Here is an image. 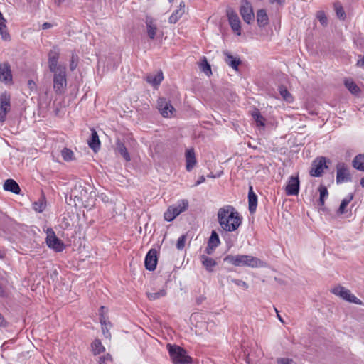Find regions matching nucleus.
Returning <instances> with one entry per match:
<instances>
[{
  "instance_id": "obj_1",
  "label": "nucleus",
  "mask_w": 364,
  "mask_h": 364,
  "mask_svg": "<svg viewBox=\"0 0 364 364\" xmlns=\"http://www.w3.org/2000/svg\"><path fill=\"white\" fill-rule=\"evenodd\" d=\"M217 217L220 226L225 232H234L242 224V218L235 208L230 205L219 208Z\"/></svg>"
},
{
  "instance_id": "obj_2",
  "label": "nucleus",
  "mask_w": 364,
  "mask_h": 364,
  "mask_svg": "<svg viewBox=\"0 0 364 364\" xmlns=\"http://www.w3.org/2000/svg\"><path fill=\"white\" fill-rule=\"evenodd\" d=\"M223 262L235 267L259 268L266 266V263L260 259L247 255H228L223 258Z\"/></svg>"
},
{
  "instance_id": "obj_3",
  "label": "nucleus",
  "mask_w": 364,
  "mask_h": 364,
  "mask_svg": "<svg viewBox=\"0 0 364 364\" xmlns=\"http://www.w3.org/2000/svg\"><path fill=\"white\" fill-rule=\"evenodd\" d=\"M167 348L174 364H192V358L183 348L176 345H167Z\"/></svg>"
},
{
  "instance_id": "obj_4",
  "label": "nucleus",
  "mask_w": 364,
  "mask_h": 364,
  "mask_svg": "<svg viewBox=\"0 0 364 364\" xmlns=\"http://www.w3.org/2000/svg\"><path fill=\"white\" fill-rule=\"evenodd\" d=\"M188 202L187 200H181L177 203L173 204L168 208L164 214V220L171 222L173 221L181 213L187 210Z\"/></svg>"
},
{
  "instance_id": "obj_5",
  "label": "nucleus",
  "mask_w": 364,
  "mask_h": 364,
  "mask_svg": "<svg viewBox=\"0 0 364 364\" xmlns=\"http://www.w3.org/2000/svg\"><path fill=\"white\" fill-rule=\"evenodd\" d=\"M53 73V90L57 95H62L67 87L66 68L60 69Z\"/></svg>"
},
{
  "instance_id": "obj_6",
  "label": "nucleus",
  "mask_w": 364,
  "mask_h": 364,
  "mask_svg": "<svg viewBox=\"0 0 364 364\" xmlns=\"http://www.w3.org/2000/svg\"><path fill=\"white\" fill-rule=\"evenodd\" d=\"M240 14L243 21L247 24H250L255 18L252 6L247 0L241 1Z\"/></svg>"
},
{
  "instance_id": "obj_7",
  "label": "nucleus",
  "mask_w": 364,
  "mask_h": 364,
  "mask_svg": "<svg viewBox=\"0 0 364 364\" xmlns=\"http://www.w3.org/2000/svg\"><path fill=\"white\" fill-rule=\"evenodd\" d=\"M332 293L342 298L343 299L356 304H360L361 301L350 291L343 287L338 286L332 289Z\"/></svg>"
},
{
  "instance_id": "obj_8",
  "label": "nucleus",
  "mask_w": 364,
  "mask_h": 364,
  "mask_svg": "<svg viewBox=\"0 0 364 364\" xmlns=\"http://www.w3.org/2000/svg\"><path fill=\"white\" fill-rule=\"evenodd\" d=\"M350 170L347 164L340 162L336 165V182L350 181Z\"/></svg>"
},
{
  "instance_id": "obj_9",
  "label": "nucleus",
  "mask_w": 364,
  "mask_h": 364,
  "mask_svg": "<svg viewBox=\"0 0 364 364\" xmlns=\"http://www.w3.org/2000/svg\"><path fill=\"white\" fill-rule=\"evenodd\" d=\"M326 159L323 156L318 157L314 160L310 171V174L312 176H320L323 173L324 170L328 168L326 164Z\"/></svg>"
},
{
  "instance_id": "obj_10",
  "label": "nucleus",
  "mask_w": 364,
  "mask_h": 364,
  "mask_svg": "<svg viewBox=\"0 0 364 364\" xmlns=\"http://www.w3.org/2000/svg\"><path fill=\"white\" fill-rule=\"evenodd\" d=\"M227 16L232 31L237 35H241V22L237 13L231 8L227 9Z\"/></svg>"
},
{
  "instance_id": "obj_11",
  "label": "nucleus",
  "mask_w": 364,
  "mask_h": 364,
  "mask_svg": "<svg viewBox=\"0 0 364 364\" xmlns=\"http://www.w3.org/2000/svg\"><path fill=\"white\" fill-rule=\"evenodd\" d=\"M46 244L50 248L58 252H63L65 247L64 243L56 237L53 230L47 235Z\"/></svg>"
},
{
  "instance_id": "obj_12",
  "label": "nucleus",
  "mask_w": 364,
  "mask_h": 364,
  "mask_svg": "<svg viewBox=\"0 0 364 364\" xmlns=\"http://www.w3.org/2000/svg\"><path fill=\"white\" fill-rule=\"evenodd\" d=\"M60 53L55 50H51L48 53V68L51 73L66 68L64 65L58 63Z\"/></svg>"
},
{
  "instance_id": "obj_13",
  "label": "nucleus",
  "mask_w": 364,
  "mask_h": 364,
  "mask_svg": "<svg viewBox=\"0 0 364 364\" xmlns=\"http://www.w3.org/2000/svg\"><path fill=\"white\" fill-rule=\"evenodd\" d=\"M157 107L164 117H171L175 110L170 102L163 97L159 98L157 101Z\"/></svg>"
},
{
  "instance_id": "obj_14",
  "label": "nucleus",
  "mask_w": 364,
  "mask_h": 364,
  "mask_svg": "<svg viewBox=\"0 0 364 364\" xmlns=\"http://www.w3.org/2000/svg\"><path fill=\"white\" fill-rule=\"evenodd\" d=\"M0 122H4L6 119V114L10 111V96L4 93L0 97Z\"/></svg>"
},
{
  "instance_id": "obj_15",
  "label": "nucleus",
  "mask_w": 364,
  "mask_h": 364,
  "mask_svg": "<svg viewBox=\"0 0 364 364\" xmlns=\"http://www.w3.org/2000/svg\"><path fill=\"white\" fill-rule=\"evenodd\" d=\"M145 267L147 270L154 271L157 264V251L151 249L146 255L144 261Z\"/></svg>"
},
{
  "instance_id": "obj_16",
  "label": "nucleus",
  "mask_w": 364,
  "mask_h": 364,
  "mask_svg": "<svg viewBox=\"0 0 364 364\" xmlns=\"http://www.w3.org/2000/svg\"><path fill=\"white\" fill-rule=\"evenodd\" d=\"M0 80L5 83L12 81L11 71L8 63L0 64Z\"/></svg>"
},
{
  "instance_id": "obj_17",
  "label": "nucleus",
  "mask_w": 364,
  "mask_h": 364,
  "mask_svg": "<svg viewBox=\"0 0 364 364\" xmlns=\"http://www.w3.org/2000/svg\"><path fill=\"white\" fill-rule=\"evenodd\" d=\"M145 23L149 38L151 40L154 39L157 31V26L154 23V19L151 16H146Z\"/></svg>"
},
{
  "instance_id": "obj_18",
  "label": "nucleus",
  "mask_w": 364,
  "mask_h": 364,
  "mask_svg": "<svg viewBox=\"0 0 364 364\" xmlns=\"http://www.w3.org/2000/svg\"><path fill=\"white\" fill-rule=\"evenodd\" d=\"M186 168L188 171H191L196 164V159L193 149H188L186 151Z\"/></svg>"
},
{
  "instance_id": "obj_19",
  "label": "nucleus",
  "mask_w": 364,
  "mask_h": 364,
  "mask_svg": "<svg viewBox=\"0 0 364 364\" xmlns=\"http://www.w3.org/2000/svg\"><path fill=\"white\" fill-rule=\"evenodd\" d=\"M164 79V75L161 70L158 71L156 73L149 74L146 77V80L148 83L154 87H158Z\"/></svg>"
},
{
  "instance_id": "obj_20",
  "label": "nucleus",
  "mask_w": 364,
  "mask_h": 364,
  "mask_svg": "<svg viewBox=\"0 0 364 364\" xmlns=\"http://www.w3.org/2000/svg\"><path fill=\"white\" fill-rule=\"evenodd\" d=\"M248 203H249V211L251 213L255 212L257 205V196L253 191V188L252 186L249 187L248 191Z\"/></svg>"
},
{
  "instance_id": "obj_21",
  "label": "nucleus",
  "mask_w": 364,
  "mask_h": 364,
  "mask_svg": "<svg viewBox=\"0 0 364 364\" xmlns=\"http://www.w3.org/2000/svg\"><path fill=\"white\" fill-rule=\"evenodd\" d=\"M257 23L259 27L264 28L269 23V17L267 11L264 9H259L257 11Z\"/></svg>"
},
{
  "instance_id": "obj_22",
  "label": "nucleus",
  "mask_w": 364,
  "mask_h": 364,
  "mask_svg": "<svg viewBox=\"0 0 364 364\" xmlns=\"http://www.w3.org/2000/svg\"><path fill=\"white\" fill-rule=\"evenodd\" d=\"M88 144L95 152H97L100 148V141L98 134L93 129H92L91 137L88 141Z\"/></svg>"
},
{
  "instance_id": "obj_23",
  "label": "nucleus",
  "mask_w": 364,
  "mask_h": 364,
  "mask_svg": "<svg viewBox=\"0 0 364 364\" xmlns=\"http://www.w3.org/2000/svg\"><path fill=\"white\" fill-rule=\"evenodd\" d=\"M223 54L225 55V63L232 68L235 70H238V66L240 64V60L238 58H235L231 54H230L227 51H224Z\"/></svg>"
},
{
  "instance_id": "obj_24",
  "label": "nucleus",
  "mask_w": 364,
  "mask_h": 364,
  "mask_svg": "<svg viewBox=\"0 0 364 364\" xmlns=\"http://www.w3.org/2000/svg\"><path fill=\"white\" fill-rule=\"evenodd\" d=\"M251 116L255 122L257 127H261L262 129L265 127V119L261 114L260 112L257 109H254L251 112Z\"/></svg>"
},
{
  "instance_id": "obj_25",
  "label": "nucleus",
  "mask_w": 364,
  "mask_h": 364,
  "mask_svg": "<svg viewBox=\"0 0 364 364\" xmlns=\"http://www.w3.org/2000/svg\"><path fill=\"white\" fill-rule=\"evenodd\" d=\"M200 260L204 267L208 272H213V268L217 265V262L215 259L204 255H201Z\"/></svg>"
},
{
  "instance_id": "obj_26",
  "label": "nucleus",
  "mask_w": 364,
  "mask_h": 364,
  "mask_svg": "<svg viewBox=\"0 0 364 364\" xmlns=\"http://www.w3.org/2000/svg\"><path fill=\"white\" fill-rule=\"evenodd\" d=\"M352 166L356 170L364 172V154L356 155L352 161Z\"/></svg>"
},
{
  "instance_id": "obj_27",
  "label": "nucleus",
  "mask_w": 364,
  "mask_h": 364,
  "mask_svg": "<svg viewBox=\"0 0 364 364\" xmlns=\"http://www.w3.org/2000/svg\"><path fill=\"white\" fill-rule=\"evenodd\" d=\"M100 322L102 326V331L104 336L106 338H110L111 333L109 331V327L111 326V323L109 321H108L107 318L105 316H103L102 314H101V316L100 318Z\"/></svg>"
},
{
  "instance_id": "obj_28",
  "label": "nucleus",
  "mask_w": 364,
  "mask_h": 364,
  "mask_svg": "<svg viewBox=\"0 0 364 364\" xmlns=\"http://www.w3.org/2000/svg\"><path fill=\"white\" fill-rule=\"evenodd\" d=\"M115 149L127 161H130L131 158L129 154L122 142L118 140L116 143Z\"/></svg>"
},
{
  "instance_id": "obj_29",
  "label": "nucleus",
  "mask_w": 364,
  "mask_h": 364,
  "mask_svg": "<svg viewBox=\"0 0 364 364\" xmlns=\"http://www.w3.org/2000/svg\"><path fill=\"white\" fill-rule=\"evenodd\" d=\"M300 183H287L285 186V192L287 196H297L299 191Z\"/></svg>"
},
{
  "instance_id": "obj_30",
  "label": "nucleus",
  "mask_w": 364,
  "mask_h": 364,
  "mask_svg": "<svg viewBox=\"0 0 364 364\" xmlns=\"http://www.w3.org/2000/svg\"><path fill=\"white\" fill-rule=\"evenodd\" d=\"M353 195L352 193L346 196L341 201L339 208L338 210V214H343L346 213V208L350 203V202L353 200Z\"/></svg>"
},
{
  "instance_id": "obj_31",
  "label": "nucleus",
  "mask_w": 364,
  "mask_h": 364,
  "mask_svg": "<svg viewBox=\"0 0 364 364\" xmlns=\"http://www.w3.org/2000/svg\"><path fill=\"white\" fill-rule=\"evenodd\" d=\"M33 208L36 212L42 213L46 207V198L42 196L38 201L33 203Z\"/></svg>"
},
{
  "instance_id": "obj_32",
  "label": "nucleus",
  "mask_w": 364,
  "mask_h": 364,
  "mask_svg": "<svg viewBox=\"0 0 364 364\" xmlns=\"http://www.w3.org/2000/svg\"><path fill=\"white\" fill-rule=\"evenodd\" d=\"M345 86L353 95H357L360 92L359 87L351 80H345Z\"/></svg>"
},
{
  "instance_id": "obj_33",
  "label": "nucleus",
  "mask_w": 364,
  "mask_h": 364,
  "mask_svg": "<svg viewBox=\"0 0 364 364\" xmlns=\"http://www.w3.org/2000/svg\"><path fill=\"white\" fill-rule=\"evenodd\" d=\"M333 6L337 17L341 20H344L346 15L341 4L339 1H336L334 3Z\"/></svg>"
},
{
  "instance_id": "obj_34",
  "label": "nucleus",
  "mask_w": 364,
  "mask_h": 364,
  "mask_svg": "<svg viewBox=\"0 0 364 364\" xmlns=\"http://www.w3.org/2000/svg\"><path fill=\"white\" fill-rule=\"evenodd\" d=\"M92 350L95 355L100 354L105 350V347L102 344L101 341L96 339L92 343Z\"/></svg>"
},
{
  "instance_id": "obj_35",
  "label": "nucleus",
  "mask_w": 364,
  "mask_h": 364,
  "mask_svg": "<svg viewBox=\"0 0 364 364\" xmlns=\"http://www.w3.org/2000/svg\"><path fill=\"white\" fill-rule=\"evenodd\" d=\"M185 11L182 9L174 11L169 17L168 21L170 23H176L183 15Z\"/></svg>"
},
{
  "instance_id": "obj_36",
  "label": "nucleus",
  "mask_w": 364,
  "mask_h": 364,
  "mask_svg": "<svg viewBox=\"0 0 364 364\" xmlns=\"http://www.w3.org/2000/svg\"><path fill=\"white\" fill-rule=\"evenodd\" d=\"M220 244V240L219 236L215 230H213L211 232V235L209 237L208 245L211 247H217Z\"/></svg>"
},
{
  "instance_id": "obj_37",
  "label": "nucleus",
  "mask_w": 364,
  "mask_h": 364,
  "mask_svg": "<svg viewBox=\"0 0 364 364\" xmlns=\"http://www.w3.org/2000/svg\"><path fill=\"white\" fill-rule=\"evenodd\" d=\"M3 188L6 191H11L16 194H19L21 192L18 183H4Z\"/></svg>"
},
{
  "instance_id": "obj_38",
  "label": "nucleus",
  "mask_w": 364,
  "mask_h": 364,
  "mask_svg": "<svg viewBox=\"0 0 364 364\" xmlns=\"http://www.w3.org/2000/svg\"><path fill=\"white\" fill-rule=\"evenodd\" d=\"M279 92L282 98L287 102H291L293 101L291 95L284 86H280L279 87Z\"/></svg>"
},
{
  "instance_id": "obj_39",
  "label": "nucleus",
  "mask_w": 364,
  "mask_h": 364,
  "mask_svg": "<svg viewBox=\"0 0 364 364\" xmlns=\"http://www.w3.org/2000/svg\"><path fill=\"white\" fill-rule=\"evenodd\" d=\"M318 191L320 193L319 204H320V205H323L324 203H325V200L328 196L327 188L321 185L318 188Z\"/></svg>"
},
{
  "instance_id": "obj_40",
  "label": "nucleus",
  "mask_w": 364,
  "mask_h": 364,
  "mask_svg": "<svg viewBox=\"0 0 364 364\" xmlns=\"http://www.w3.org/2000/svg\"><path fill=\"white\" fill-rule=\"evenodd\" d=\"M166 295V291L165 289H162L157 292L147 293L148 298L150 300H156Z\"/></svg>"
},
{
  "instance_id": "obj_41",
  "label": "nucleus",
  "mask_w": 364,
  "mask_h": 364,
  "mask_svg": "<svg viewBox=\"0 0 364 364\" xmlns=\"http://www.w3.org/2000/svg\"><path fill=\"white\" fill-rule=\"evenodd\" d=\"M61 155L63 159L66 161H73L74 159V153L69 149L64 148L61 151Z\"/></svg>"
},
{
  "instance_id": "obj_42",
  "label": "nucleus",
  "mask_w": 364,
  "mask_h": 364,
  "mask_svg": "<svg viewBox=\"0 0 364 364\" xmlns=\"http://www.w3.org/2000/svg\"><path fill=\"white\" fill-rule=\"evenodd\" d=\"M316 18L321 23V24L323 26H327L328 24V19L327 17L323 11H318L316 14Z\"/></svg>"
},
{
  "instance_id": "obj_43",
  "label": "nucleus",
  "mask_w": 364,
  "mask_h": 364,
  "mask_svg": "<svg viewBox=\"0 0 364 364\" xmlns=\"http://www.w3.org/2000/svg\"><path fill=\"white\" fill-rule=\"evenodd\" d=\"M227 279L228 281H230L231 282L235 284L236 285H237L239 287H243L245 289H247L249 287L248 284L245 282H244L241 279H232L230 277H228Z\"/></svg>"
},
{
  "instance_id": "obj_44",
  "label": "nucleus",
  "mask_w": 364,
  "mask_h": 364,
  "mask_svg": "<svg viewBox=\"0 0 364 364\" xmlns=\"http://www.w3.org/2000/svg\"><path fill=\"white\" fill-rule=\"evenodd\" d=\"M186 240V236L185 235H181L177 240L176 247L178 250H182L185 247Z\"/></svg>"
},
{
  "instance_id": "obj_45",
  "label": "nucleus",
  "mask_w": 364,
  "mask_h": 364,
  "mask_svg": "<svg viewBox=\"0 0 364 364\" xmlns=\"http://www.w3.org/2000/svg\"><path fill=\"white\" fill-rule=\"evenodd\" d=\"M78 57L77 55L73 54L70 63V69L73 71L77 66Z\"/></svg>"
},
{
  "instance_id": "obj_46",
  "label": "nucleus",
  "mask_w": 364,
  "mask_h": 364,
  "mask_svg": "<svg viewBox=\"0 0 364 364\" xmlns=\"http://www.w3.org/2000/svg\"><path fill=\"white\" fill-rule=\"evenodd\" d=\"M200 68L201 70L205 73L207 75H208V73L209 72L210 73H211V69H210V65L208 64V63L207 62L206 59L204 58L203 61L200 64Z\"/></svg>"
},
{
  "instance_id": "obj_47",
  "label": "nucleus",
  "mask_w": 364,
  "mask_h": 364,
  "mask_svg": "<svg viewBox=\"0 0 364 364\" xmlns=\"http://www.w3.org/2000/svg\"><path fill=\"white\" fill-rule=\"evenodd\" d=\"M277 364H294L292 359L287 358H280L277 360Z\"/></svg>"
},
{
  "instance_id": "obj_48",
  "label": "nucleus",
  "mask_w": 364,
  "mask_h": 364,
  "mask_svg": "<svg viewBox=\"0 0 364 364\" xmlns=\"http://www.w3.org/2000/svg\"><path fill=\"white\" fill-rule=\"evenodd\" d=\"M223 171H218L215 173L212 172L207 175V177L210 179H217L223 174Z\"/></svg>"
},
{
  "instance_id": "obj_49",
  "label": "nucleus",
  "mask_w": 364,
  "mask_h": 364,
  "mask_svg": "<svg viewBox=\"0 0 364 364\" xmlns=\"http://www.w3.org/2000/svg\"><path fill=\"white\" fill-rule=\"evenodd\" d=\"M216 247H211L210 245H208L206 249H205V252L208 254V255H212L213 252H214L215 249Z\"/></svg>"
},
{
  "instance_id": "obj_50",
  "label": "nucleus",
  "mask_w": 364,
  "mask_h": 364,
  "mask_svg": "<svg viewBox=\"0 0 364 364\" xmlns=\"http://www.w3.org/2000/svg\"><path fill=\"white\" fill-rule=\"evenodd\" d=\"M28 86L31 90L35 89L36 87V83L31 80H28Z\"/></svg>"
},
{
  "instance_id": "obj_51",
  "label": "nucleus",
  "mask_w": 364,
  "mask_h": 364,
  "mask_svg": "<svg viewBox=\"0 0 364 364\" xmlns=\"http://www.w3.org/2000/svg\"><path fill=\"white\" fill-rule=\"evenodd\" d=\"M269 2L271 4H273L274 2L277 3L279 5H283L285 2V0H269Z\"/></svg>"
},
{
  "instance_id": "obj_52",
  "label": "nucleus",
  "mask_w": 364,
  "mask_h": 364,
  "mask_svg": "<svg viewBox=\"0 0 364 364\" xmlns=\"http://www.w3.org/2000/svg\"><path fill=\"white\" fill-rule=\"evenodd\" d=\"M52 27V24L50 23H44L43 25H42V28L43 29H48V28H50Z\"/></svg>"
},
{
  "instance_id": "obj_53",
  "label": "nucleus",
  "mask_w": 364,
  "mask_h": 364,
  "mask_svg": "<svg viewBox=\"0 0 364 364\" xmlns=\"http://www.w3.org/2000/svg\"><path fill=\"white\" fill-rule=\"evenodd\" d=\"M6 325V321L4 320L2 315L0 314V326H4Z\"/></svg>"
},
{
  "instance_id": "obj_54",
  "label": "nucleus",
  "mask_w": 364,
  "mask_h": 364,
  "mask_svg": "<svg viewBox=\"0 0 364 364\" xmlns=\"http://www.w3.org/2000/svg\"><path fill=\"white\" fill-rule=\"evenodd\" d=\"M358 65L362 68H364V57L358 61Z\"/></svg>"
},
{
  "instance_id": "obj_55",
  "label": "nucleus",
  "mask_w": 364,
  "mask_h": 364,
  "mask_svg": "<svg viewBox=\"0 0 364 364\" xmlns=\"http://www.w3.org/2000/svg\"><path fill=\"white\" fill-rule=\"evenodd\" d=\"M105 307L102 306L100 309V317L101 316V314L105 316Z\"/></svg>"
},
{
  "instance_id": "obj_56",
  "label": "nucleus",
  "mask_w": 364,
  "mask_h": 364,
  "mask_svg": "<svg viewBox=\"0 0 364 364\" xmlns=\"http://www.w3.org/2000/svg\"><path fill=\"white\" fill-rule=\"evenodd\" d=\"M105 362V356H102L99 358L98 363L99 364H103Z\"/></svg>"
},
{
  "instance_id": "obj_57",
  "label": "nucleus",
  "mask_w": 364,
  "mask_h": 364,
  "mask_svg": "<svg viewBox=\"0 0 364 364\" xmlns=\"http://www.w3.org/2000/svg\"><path fill=\"white\" fill-rule=\"evenodd\" d=\"M289 182H296L299 183V178L297 177L291 176Z\"/></svg>"
},
{
  "instance_id": "obj_58",
  "label": "nucleus",
  "mask_w": 364,
  "mask_h": 364,
  "mask_svg": "<svg viewBox=\"0 0 364 364\" xmlns=\"http://www.w3.org/2000/svg\"><path fill=\"white\" fill-rule=\"evenodd\" d=\"M180 8L179 9H182L185 11V3L184 2H181L180 4Z\"/></svg>"
},
{
  "instance_id": "obj_59",
  "label": "nucleus",
  "mask_w": 364,
  "mask_h": 364,
  "mask_svg": "<svg viewBox=\"0 0 364 364\" xmlns=\"http://www.w3.org/2000/svg\"><path fill=\"white\" fill-rule=\"evenodd\" d=\"M4 182L10 183V182H16V181L14 179L8 178V179L5 180Z\"/></svg>"
},
{
  "instance_id": "obj_60",
  "label": "nucleus",
  "mask_w": 364,
  "mask_h": 364,
  "mask_svg": "<svg viewBox=\"0 0 364 364\" xmlns=\"http://www.w3.org/2000/svg\"><path fill=\"white\" fill-rule=\"evenodd\" d=\"M277 317H278V318L279 319V321H280L281 322L284 323V321H283V320H282V317L280 316V315H279L278 313H277Z\"/></svg>"
},
{
  "instance_id": "obj_61",
  "label": "nucleus",
  "mask_w": 364,
  "mask_h": 364,
  "mask_svg": "<svg viewBox=\"0 0 364 364\" xmlns=\"http://www.w3.org/2000/svg\"><path fill=\"white\" fill-rule=\"evenodd\" d=\"M205 178L204 177V176H203L201 177V179H200V181H198L197 182H203V181H205Z\"/></svg>"
},
{
  "instance_id": "obj_62",
  "label": "nucleus",
  "mask_w": 364,
  "mask_h": 364,
  "mask_svg": "<svg viewBox=\"0 0 364 364\" xmlns=\"http://www.w3.org/2000/svg\"><path fill=\"white\" fill-rule=\"evenodd\" d=\"M64 0H55V1L60 4L61 2H63Z\"/></svg>"
},
{
  "instance_id": "obj_63",
  "label": "nucleus",
  "mask_w": 364,
  "mask_h": 364,
  "mask_svg": "<svg viewBox=\"0 0 364 364\" xmlns=\"http://www.w3.org/2000/svg\"><path fill=\"white\" fill-rule=\"evenodd\" d=\"M105 360L110 358V355L109 354H107V355H105Z\"/></svg>"
},
{
  "instance_id": "obj_64",
  "label": "nucleus",
  "mask_w": 364,
  "mask_h": 364,
  "mask_svg": "<svg viewBox=\"0 0 364 364\" xmlns=\"http://www.w3.org/2000/svg\"><path fill=\"white\" fill-rule=\"evenodd\" d=\"M3 257H4V254L0 250V258H3Z\"/></svg>"
}]
</instances>
